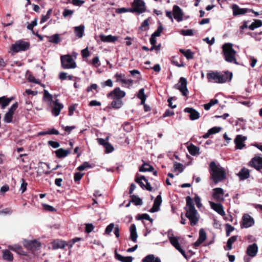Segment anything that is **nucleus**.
Wrapping results in <instances>:
<instances>
[{
  "mask_svg": "<svg viewBox=\"0 0 262 262\" xmlns=\"http://www.w3.org/2000/svg\"><path fill=\"white\" fill-rule=\"evenodd\" d=\"M148 262H161V260L158 257H155L153 254H150L148 255Z\"/></svg>",
  "mask_w": 262,
  "mask_h": 262,
  "instance_id": "nucleus-50",
  "label": "nucleus"
},
{
  "mask_svg": "<svg viewBox=\"0 0 262 262\" xmlns=\"http://www.w3.org/2000/svg\"><path fill=\"white\" fill-rule=\"evenodd\" d=\"M232 77V73L225 71L221 73L217 71H209L207 73V78L208 82H213L217 83H224L230 81Z\"/></svg>",
  "mask_w": 262,
  "mask_h": 262,
  "instance_id": "nucleus-3",
  "label": "nucleus"
},
{
  "mask_svg": "<svg viewBox=\"0 0 262 262\" xmlns=\"http://www.w3.org/2000/svg\"><path fill=\"white\" fill-rule=\"evenodd\" d=\"M136 182L138 183L143 189H147V180L144 176H139L138 174L136 178Z\"/></svg>",
  "mask_w": 262,
  "mask_h": 262,
  "instance_id": "nucleus-24",
  "label": "nucleus"
},
{
  "mask_svg": "<svg viewBox=\"0 0 262 262\" xmlns=\"http://www.w3.org/2000/svg\"><path fill=\"white\" fill-rule=\"evenodd\" d=\"M150 42L152 46L150 49H148V51H152L153 50L159 51L160 50V44L158 46L156 45V39L155 37L151 35L150 38Z\"/></svg>",
  "mask_w": 262,
  "mask_h": 262,
  "instance_id": "nucleus-35",
  "label": "nucleus"
},
{
  "mask_svg": "<svg viewBox=\"0 0 262 262\" xmlns=\"http://www.w3.org/2000/svg\"><path fill=\"white\" fill-rule=\"evenodd\" d=\"M23 244L26 249L32 251H36L41 247V243L36 239L32 241L24 239Z\"/></svg>",
  "mask_w": 262,
  "mask_h": 262,
  "instance_id": "nucleus-9",
  "label": "nucleus"
},
{
  "mask_svg": "<svg viewBox=\"0 0 262 262\" xmlns=\"http://www.w3.org/2000/svg\"><path fill=\"white\" fill-rule=\"evenodd\" d=\"M254 224V220L249 214L245 213L243 215L241 223V228H248L252 226Z\"/></svg>",
  "mask_w": 262,
  "mask_h": 262,
  "instance_id": "nucleus-10",
  "label": "nucleus"
},
{
  "mask_svg": "<svg viewBox=\"0 0 262 262\" xmlns=\"http://www.w3.org/2000/svg\"><path fill=\"white\" fill-rule=\"evenodd\" d=\"M210 179L215 183L222 182L226 178V172L224 168L220 165H216L214 161H212L209 164Z\"/></svg>",
  "mask_w": 262,
  "mask_h": 262,
  "instance_id": "nucleus-2",
  "label": "nucleus"
},
{
  "mask_svg": "<svg viewBox=\"0 0 262 262\" xmlns=\"http://www.w3.org/2000/svg\"><path fill=\"white\" fill-rule=\"evenodd\" d=\"M163 27L161 25H160L158 27L157 30L152 34V36L154 37L159 36L163 31Z\"/></svg>",
  "mask_w": 262,
  "mask_h": 262,
  "instance_id": "nucleus-49",
  "label": "nucleus"
},
{
  "mask_svg": "<svg viewBox=\"0 0 262 262\" xmlns=\"http://www.w3.org/2000/svg\"><path fill=\"white\" fill-rule=\"evenodd\" d=\"M3 258L4 259L8 261H12L13 259V256L12 253L8 250L3 251Z\"/></svg>",
  "mask_w": 262,
  "mask_h": 262,
  "instance_id": "nucleus-34",
  "label": "nucleus"
},
{
  "mask_svg": "<svg viewBox=\"0 0 262 262\" xmlns=\"http://www.w3.org/2000/svg\"><path fill=\"white\" fill-rule=\"evenodd\" d=\"M115 258L121 262H132L133 258L132 256L124 257L118 254L115 250Z\"/></svg>",
  "mask_w": 262,
  "mask_h": 262,
  "instance_id": "nucleus-28",
  "label": "nucleus"
},
{
  "mask_svg": "<svg viewBox=\"0 0 262 262\" xmlns=\"http://www.w3.org/2000/svg\"><path fill=\"white\" fill-rule=\"evenodd\" d=\"M43 98L45 101L48 102L53 101L54 106L52 110V114L55 116H58L61 110L63 107L62 104L58 102V100L57 99L55 100H53V96L46 90H44Z\"/></svg>",
  "mask_w": 262,
  "mask_h": 262,
  "instance_id": "nucleus-5",
  "label": "nucleus"
},
{
  "mask_svg": "<svg viewBox=\"0 0 262 262\" xmlns=\"http://www.w3.org/2000/svg\"><path fill=\"white\" fill-rule=\"evenodd\" d=\"M180 52H181L187 59H191L193 58V54L192 51L188 49L185 50L184 49H180Z\"/></svg>",
  "mask_w": 262,
  "mask_h": 262,
  "instance_id": "nucleus-36",
  "label": "nucleus"
},
{
  "mask_svg": "<svg viewBox=\"0 0 262 262\" xmlns=\"http://www.w3.org/2000/svg\"><path fill=\"white\" fill-rule=\"evenodd\" d=\"M83 175H84L83 173H81V172H79L75 173L74 174V179L75 181H79L82 178V177H83Z\"/></svg>",
  "mask_w": 262,
  "mask_h": 262,
  "instance_id": "nucleus-59",
  "label": "nucleus"
},
{
  "mask_svg": "<svg viewBox=\"0 0 262 262\" xmlns=\"http://www.w3.org/2000/svg\"><path fill=\"white\" fill-rule=\"evenodd\" d=\"M146 10L145 4L142 0H134L132 7L129 8V12L141 13Z\"/></svg>",
  "mask_w": 262,
  "mask_h": 262,
  "instance_id": "nucleus-8",
  "label": "nucleus"
},
{
  "mask_svg": "<svg viewBox=\"0 0 262 262\" xmlns=\"http://www.w3.org/2000/svg\"><path fill=\"white\" fill-rule=\"evenodd\" d=\"M169 240L171 243V244L177 249V248L181 247L178 238L177 237L173 236L172 235L171 236H169Z\"/></svg>",
  "mask_w": 262,
  "mask_h": 262,
  "instance_id": "nucleus-37",
  "label": "nucleus"
},
{
  "mask_svg": "<svg viewBox=\"0 0 262 262\" xmlns=\"http://www.w3.org/2000/svg\"><path fill=\"white\" fill-rule=\"evenodd\" d=\"M125 96V92L122 91L119 88H115L107 94V97H111L112 99H121Z\"/></svg>",
  "mask_w": 262,
  "mask_h": 262,
  "instance_id": "nucleus-12",
  "label": "nucleus"
},
{
  "mask_svg": "<svg viewBox=\"0 0 262 262\" xmlns=\"http://www.w3.org/2000/svg\"><path fill=\"white\" fill-rule=\"evenodd\" d=\"M8 248L10 250L14 251L18 253H21L23 251L21 247L18 245H9Z\"/></svg>",
  "mask_w": 262,
  "mask_h": 262,
  "instance_id": "nucleus-44",
  "label": "nucleus"
},
{
  "mask_svg": "<svg viewBox=\"0 0 262 262\" xmlns=\"http://www.w3.org/2000/svg\"><path fill=\"white\" fill-rule=\"evenodd\" d=\"M100 39L102 41L105 42H114L117 40L118 38L112 35H105L101 34L100 35Z\"/></svg>",
  "mask_w": 262,
  "mask_h": 262,
  "instance_id": "nucleus-26",
  "label": "nucleus"
},
{
  "mask_svg": "<svg viewBox=\"0 0 262 262\" xmlns=\"http://www.w3.org/2000/svg\"><path fill=\"white\" fill-rule=\"evenodd\" d=\"M174 168L175 170H178L180 172H182L183 171V165L181 163L175 162Z\"/></svg>",
  "mask_w": 262,
  "mask_h": 262,
  "instance_id": "nucleus-48",
  "label": "nucleus"
},
{
  "mask_svg": "<svg viewBox=\"0 0 262 262\" xmlns=\"http://www.w3.org/2000/svg\"><path fill=\"white\" fill-rule=\"evenodd\" d=\"M104 147L105 148V151H106V152H107V153L111 152H112V151L114 150V147H113V146H112L111 144H110V143H107V144H106L105 145V146H104Z\"/></svg>",
  "mask_w": 262,
  "mask_h": 262,
  "instance_id": "nucleus-57",
  "label": "nucleus"
},
{
  "mask_svg": "<svg viewBox=\"0 0 262 262\" xmlns=\"http://www.w3.org/2000/svg\"><path fill=\"white\" fill-rule=\"evenodd\" d=\"M186 206L184 207L186 211L185 216L189 219L190 225L194 226L197 224L199 221V215L198 211L195 208L193 200L190 196L186 197Z\"/></svg>",
  "mask_w": 262,
  "mask_h": 262,
  "instance_id": "nucleus-1",
  "label": "nucleus"
},
{
  "mask_svg": "<svg viewBox=\"0 0 262 262\" xmlns=\"http://www.w3.org/2000/svg\"><path fill=\"white\" fill-rule=\"evenodd\" d=\"M94 229V226L92 224H86L85 231L86 233H89L91 232Z\"/></svg>",
  "mask_w": 262,
  "mask_h": 262,
  "instance_id": "nucleus-52",
  "label": "nucleus"
},
{
  "mask_svg": "<svg viewBox=\"0 0 262 262\" xmlns=\"http://www.w3.org/2000/svg\"><path fill=\"white\" fill-rule=\"evenodd\" d=\"M99 62V58L98 56L95 57L92 59V64L95 66L96 67H97L100 65Z\"/></svg>",
  "mask_w": 262,
  "mask_h": 262,
  "instance_id": "nucleus-64",
  "label": "nucleus"
},
{
  "mask_svg": "<svg viewBox=\"0 0 262 262\" xmlns=\"http://www.w3.org/2000/svg\"><path fill=\"white\" fill-rule=\"evenodd\" d=\"M13 114L8 112L5 115L4 120L7 123H10L12 121Z\"/></svg>",
  "mask_w": 262,
  "mask_h": 262,
  "instance_id": "nucleus-45",
  "label": "nucleus"
},
{
  "mask_svg": "<svg viewBox=\"0 0 262 262\" xmlns=\"http://www.w3.org/2000/svg\"><path fill=\"white\" fill-rule=\"evenodd\" d=\"M55 152L58 158H61L67 157L70 153V151L68 149L60 148L56 150Z\"/></svg>",
  "mask_w": 262,
  "mask_h": 262,
  "instance_id": "nucleus-29",
  "label": "nucleus"
},
{
  "mask_svg": "<svg viewBox=\"0 0 262 262\" xmlns=\"http://www.w3.org/2000/svg\"><path fill=\"white\" fill-rule=\"evenodd\" d=\"M145 90L144 89H141L138 92L137 96L138 98L141 100V104H143L144 107V110L146 112L147 111V106L145 104L146 100V95L144 93Z\"/></svg>",
  "mask_w": 262,
  "mask_h": 262,
  "instance_id": "nucleus-23",
  "label": "nucleus"
},
{
  "mask_svg": "<svg viewBox=\"0 0 262 262\" xmlns=\"http://www.w3.org/2000/svg\"><path fill=\"white\" fill-rule=\"evenodd\" d=\"M48 144L53 148H56L59 147L60 144L58 142L53 141H49Z\"/></svg>",
  "mask_w": 262,
  "mask_h": 262,
  "instance_id": "nucleus-60",
  "label": "nucleus"
},
{
  "mask_svg": "<svg viewBox=\"0 0 262 262\" xmlns=\"http://www.w3.org/2000/svg\"><path fill=\"white\" fill-rule=\"evenodd\" d=\"M213 192L212 194L213 198L217 202H223L224 199V190L222 188L217 187L213 189Z\"/></svg>",
  "mask_w": 262,
  "mask_h": 262,
  "instance_id": "nucleus-13",
  "label": "nucleus"
},
{
  "mask_svg": "<svg viewBox=\"0 0 262 262\" xmlns=\"http://www.w3.org/2000/svg\"><path fill=\"white\" fill-rule=\"evenodd\" d=\"M181 34L184 36H192L193 32L192 29L182 30Z\"/></svg>",
  "mask_w": 262,
  "mask_h": 262,
  "instance_id": "nucleus-46",
  "label": "nucleus"
},
{
  "mask_svg": "<svg viewBox=\"0 0 262 262\" xmlns=\"http://www.w3.org/2000/svg\"><path fill=\"white\" fill-rule=\"evenodd\" d=\"M201 198L197 194L195 195L194 198V201L195 202L196 205L198 208H200L202 207V204L201 202Z\"/></svg>",
  "mask_w": 262,
  "mask_h": 262,
  "instance_id": "nucleus-47",
  "label": "nucleus"
},
{
  "mask_svg": "<svg viewBox=\"0 0 262 262\" xmlns=\"http://www.w3.org/2000/svg\"><path fill=\"white\" fill-rule=\"evenodd\" d=\"M13 99L12 97L7 98L5 97H0V105L2 108H4L8 106Z\"/></svg>",
  "mask_w": 262,
  "mask_h": 262,
  "instance_id": "nucleus-31",
  "label": "nucleus"
},
{
  "mask_svg": "<svg viewBox=\"0 0 262 262\" xmlns=\"http://www.w3.org/2000/svg\"><path fill=\"white\" fill-rule=\"evenodd\" d=\"M66 244L63 241H55L52 243V247L54 249H63L65 247Z\"/></svg>",
  "mask_w": 262,
  "mask_h": 262,
  "instance_id": "nucleus-30",
  "label": "nucleus"
},
{
  "mask_svg": "<svg viewBox=\"0 0 262 262\" xmlns=\"http://www.w3.org/2000/svg\"><path fill=\"white\" fill-rule=\"evenodd\" d=\"M180 84L178 86V89L182 93L184 96H187L188 90L187 88V81L185 78L181 77L179 80Z\"/></svg>",
  "mask_w": 262,
  "mask_h": 262,
  "instance_id": "nucleus-14",
  "label": "nucleus"
},
{
  "mask_svg": "<svg viewBox=\"0 0 262 262\" xmlns=\"http://www.w3.org/2000/svg\"><path fill=\"white\" fill-rule=\"evenodd\" d=\"M37 18H35L33 21L31 22V23L29 24L27 26V29L30 30H33L34 27L37 25Z\"/></svg>",
  "mask_w": 262,
  "mask_h": 262,
  "instance_id": "nucleus-51",
  "label": "nucleus"
},
{
  "mask_svg": "<svg viewBox=\"0 0 262 262\" xmlns=\"http://www.w3.org/2000/svg\"><path fill=\"white\" fill-rule=\"evenodd\" d=\"M42 206L43 209L47 211H54L55 210V209L53 207L48 204H42Z\"/></svg>",
  "mask_w": 262,
  "mask_h": 262,
  "instance_id": "nucleus-62",
  "label": "nucleus"
},
{
  "mask_svg": "<svg viewBox=\"0 0 262 262\" xmlns=\"http://www.w3.org/2000/svg\"><path fill=\"white\" fill-rule=\"evenodd\" d=\"M162 200L160 194L157 196L154 200V204L151 208L148 210L150 212H155L159 210L160 206L162 203Z\"/></svg>",
  "mask_w": 262,
  "mask_h": 262,
  "instance_id": "nucleus-19",
  "label": "nucleus"
},
{
  "mask_svg": "<svg viewBox=\"0 0 262 262\" xmlns=\"http://www.w3.org/2000/svg\"><path fill=\"white\" fill-rule=\"evenodd\" d=\"M232 9L233 11V15L234 16L243 15L248 12V11H251L247 8H241L236 4H233L232 6Z\"/></svg>",
  "mask_w": 262,
  "mask_h": 262,
  "instance_id": "nucleus-17",
  "label": "nucleus"
},
{
  "mask_svg": "<svg viewBox=\"0 0 262 262\" xmlns=\"http://www.w3.org/2000/svg\"><path fill=\"white\" fill-rule=\"evenodd\" d=\"M173 15L174 19L178 22L183 20V13L180 7L177 5L173 6Z\"/></svg>",
  "mask_w": 262,
  "mask_h": 262,
  "instance_id": "nucleus-16",
  "label": "nucleus"
},
{
  "mask_svg": "<svg viewBox=\"0 0 262 262\" xmlns=\"http://www.w3.org/2000/svg\"><path fill=\"white\" fill-rule=\"evenodd\" d=\"M60 60L63 69H75L77 67L76 62L70 55L61 56Z\"/></svg>",
  "mask_w": 262,
  "mask_h": 262,
  "instance_id": "nucleus-7",
  "label": "nucleus"
},
{
  "mask_svg": "<svg viewBox=\"0 0 262 262\" xmlns=\"http://www.w3.org/2000/svg\"><path fill=\"white\" fill-rule=\"evenodd\" d=\"M258 251V247L256 244L253 243L252 245H249L246 251V253L249 256L254 257L256 256Z\"/></svg>",
  "mask_w": 262,
  "mask_h": 262,
  "instance_id": "nucleus-22",
  "label": "nucleus"
},
{
  "mask_svg": "<svg viewBox=\"0 0 262 262\" xmlns=\"http://www.w3.org/2000/svg\"><path fill=\"white\" fill-rule=\"evenodd\" d=\"M218 103H219V100L217 99H211V100H210V101L209 103L205 104L204 105V109L206 111H208L210 108V107L212 106H213L216 104H217Z\"/></svg>",
  "mask_w": 262,
  "mask_h": 262,
  "instance_id": "nucleus-41",
  "label": "nucleus"
},
{
  "mask_svg": "<svg viewBox=\"0 0 262 262\" xmlns=\"http://www.w3.org/2000/svg\"><path fill=\"white\" fill-rule=\"evenodd\" d=\"M248 165L260 171L262 169V158L259 156L253 157L249 162Z\"/></svg>",
  "mask_w": 262,
  "mask_h": 262,
  "instance_id": "nucleus-11",
  "label": "nucleus"
},
{
  "mask_svg": "<svg viewBox=\"0 0 262 262\" xmlns=\"http://www.w3.org/2000/svg\"><path fill=\"white\" fill-rule=\"evenodd\" d=\"M29 47L30 44L28 42L19 40L11 45L9 53L11 55H14L19 52H23L29 49Z\"/></svg>",
  "mask_w": 262,
  "mask_h": 262,
  "instance_id": "nucleus-6",
  "label": "nucleus"
},
{
  "mask_svg": "<svg viewBox=\"0 0 262 262\" xmlns=\"http://www.w3.org/2000/svg\"><path fill=\"white\" fill-rule=\"evenodd\" d=\"M21 181L20 190L21 191V193H23L27 189V183L23 179H21Z\"/></svg>",
  "mask_w": 262,
  "mask_h": 262,
  "instance_id": "nucleus-58",
  "label": "nucleus"
},
{
  "mask_svg": "<svg viewBox=\"0 0 262 262\" xmlns=\"http://www.w3.org/2000/svg\"><path fill=\"white\" fill-rule=\"evenodd\" d=\"M262 26V21L259 19H254L249 26V29L251 30H254L255 29Z\"/></svg>",
  "mask_w": 262,
  "mask_h": 262,
  "instance_id": "nucleus-38",
  "label": "nucleus"
},
{
  "mask_svg": "<svg viewBox=\"0 0 262 262\" xmlns=\"http://www.w3.org/2000/svg\"><path fill=\"white\" fill-rule=\"evenodd\" d=\"M223 54L225 60L228 62L238 64L236 59V52L233 48L231 43H225L222 46Z\"/></svg>",
  "mask_w": 262,
  "mask_h": 262,
  "instance_id": "nucleus-4",
  "label": "nucleus"
},
{
  "mask_svg": "<svg viewBox=\"0 0 262 262\" xmlns=\"http://www.w3.org/2000/svg\"><path fill=\"white\" fill-rule=\"evenodd\" d=\"M222 128L220 127H213L209 129V134L212 135L219 133Z\"/></svg>",
  "mask_w": 262,
  "mask_h": 262,
  "instance_id": "nucleus-53",
  "label": "nucleus"
},
{
  "mask_svg": "<svg viewBox=\"0 0 262 262\" xmlns=\"http://www.w3.org/2000/svg\"><path fill=\"white\" fill-rule=\"evenodd\" d=\"M247 140L246 136H243L242 135H238L236 136L234 139V143L235 144V148L238 149H243L245 146L244 142Z\"/></svg>",
  "mask_w": 262,
  "mask_h": 262,
  "instance_id": "nucleus-15",
  "label": "nucleus"
},
{
  "mask_svg": "<svg viewBox=\"0 0 262 262\" xmlns=\"http://www.w3.org/2000/svg\"><path fill=\"white\" fill-rule=\"evenodd\" d=\"M84 27L83 26H79L75 27L74 28V32L77 36L81 38L83 36Z\"/></svg>",
  "mask_w": 262,
  "mask_h": 262,
  "instance_id": "nucleus-39",
  "label": "nucleus"
},
{
  "mask_svg": "<svg viewBox=\"0 0 262 262\" xmlns=\"http://www.w3.org/2000/svg\"><path fill=\"white\" fill-rule=\"evenodd\" d=\"M101 85L102 87L109 86L112 87L113 86V83L111 79H109L104 82H101Z\"/></svg>",
  "mask_w": 262,
  "mask_h": 262,
  "instance_id": "nucleus-54",
  "label": "nucleus"
},
{
  "mask_svg": "<svg viewBox=\"0 0 262 262\" xmlns=\"http://www.w3.org/2000/svg\"><path fill=\"white\" fill-rule=\"evenodd\" d=\"M210 204L211 207L219 214L222 216L225 215V212L224 210L223 206L221 203H215L210 202Z\"/></svg>",
  "mask_w": 262,
  "mask_h": 262,
  "instance_id": "nucleus-21",
  "label": "nucleus"
},
{
  "mask_svg": "<svg viewBox=\"0 0 262 262\" xmlns=\"http://www.w3.org/2000/svg\"><path fill=\"white\" fill-rule=\"evenodd\" d=\"M184 112L189 114V118L191 120H196L200 117L199 113L192 107H186Z\"/></svg>",
  "mask_w": 262,
  "mask_h": 262,
  "instance_id": "nucleus-20",
  "label": "nucleus"
},
{
  "mask_svg": "<svg viewBox=\"0 0 262 262\" xmlns=\"http://www.w3.org/2000/svg\"><path fill=\"white\" fill-rule=\"evenodd\" d=\"M130 231V239L134 242H136L137 241V238L138 237V235L136 231V227L135 224H132L129 228Z\"/></svg>",
  "mask_w": 262,
  "mask_h": 262,
  "instance_id": "nucleus-27",
  "label": "nucleus"
},
{
  "mask_svg": "<svg viewBox=\"0 0 262 262\" xmlns=\"http://www.w3.org/2000/svg\"><path fill=\"white\" fill-rule=\"evenodd\" d=\"M91 165L89 164V163L85 162L82 165H80L78 167L77 169L80 171L84 170L86 168L91 167Z\"/></svg>",
  "mask_w": 262,
  "mask_h": 262,
  "instance_id": "nucleus-55",
  "label": "nucleus"
},
{
  "mask_svg": "<svg viewBox=\"0 0 262 262\" xmlns=\"http://www.w3.org/2000/svg\"><path fill=\"white\" fill-rule=\"evenodd\" d=\"M48 38L49 41L52 43H58L60 41L59 35L58 34L50 36L48 37Z\"/></svg>",
  "mask_w": 262,
  "mask_h": 262,
  "instance_id": "nucleus-43",
  "label": "nucleus"
},
{
  "mask_svg": "<svg viewBox=\"0 0 262 262\" xmlns=\"http://www.w3.org/2000/svg\"><path fill=\"white\" fill-rule=\"evenodd\" d=\"M147 27V19L144 20L142 26L140 27V30L141 32L143 31H146Z\"/></svg>",
  "mask_w": 262,
  "mask_h": 262,
  "instance_id": "nucleus-61",
  "label": "nucleus"
},
{
  "mask_svg": "<svg viewBox=\"0 0 262 262\" xmlns=\"http://www.w3.org/2000/svg\"><path fill=\"white\" fill-rule=\"evenodd\" d=\"M187 148L189 152L192 156H195L199 154V147L195 146L192 144H191L189 146H188Z\"/></svg>",
  "mask_w": 262,
  "mask_h": 262,
  "instance_id": "nucleus-32",
  "label": "nucleus"
},
{
  "mask_svg": "<svg viewBox=\"0 0 262 262\" xmlns=\"http://www.w3.org/2000/svg\"><path fill=\"white\" fill-rule=\"evenodd\" d=\"M114 228V223H111L109 224L106 228L105 232L107 234H109L113 230V229Z\"/></svg>",
  "mask_w": 262,
  "mask_h": 262,
  "instance_id": "nucleus-56",
  "label": "nucleus"
},
{
  "mask_svg": "<svg viewBox=\"0 0 262 262\" xmlns=\"http://www.w3.org/2000/svg\"><path fill=\"white\" fill-rule=\"evenodd\" d=\"M240 180H244L250 177V171L248 169L243 167L237 174Z\"/></svg>",
  "mask_w": 262,
  "mask_h": 262,
  "instance_id": "nucleus-25",
  "label": "nucleus"
},
{
  "mask_svg": "<svg viewBox=\"0 0 262 262\" xmlns=\"http://www.w3.org/2000/svg\"><path fill=\"white\" fill-rule=\"evenodd\" d=\"M206 239V233L204 229L201 228L199 230V237L197 241L194 243L193 246L195 248L199 247Z\"/></svg>",
  "mask_w": 262,
  "mask_h": 262,
  "instance_id": "nucleus-18",
  "label": "nucleus"
},
{
  "mask_svg": "<svg viewBox=\"0 0 262 262\" xmlns=\"http://www.w3.org/2000/svg\"><path fill=\"white\" fill-rule=\"evenodd\" d=\"M237 239V236H232L230 237L227 242L226 247L225 249L226 250H230L232 248V244L234 243Z\"/></svg>",
  "mask_w": 262,
  "mask_h": 262,
  "instance_id": "nucleus-33",
  "label": "nucleus"
},
{
  "mask_svg": "<svg viewBox=\"0 0 262 262\" xmlns=\"http://www.w3.org/2000/svg\"><path fill=\"white\" fill-rule=\"evenodd\" d=\"M114 99L115 100H114L111 103L112 106L116 109H118L121 107L123 105L122 101L118 99Z\"/></svg>",
  "mask_w": 262,
  "mask_h": 262,
  "instance_id": "nucleus-40",
  "label": "nucleus"
},
{
  "mask_svg": "<svg viewBox=\"0 0 262 262\" xmlns=\"http://www.w3.org/2000/svg\"><path fill=\"white\" fill-rule=\"evenodd\" d=\"M17 107H18V103H17V102H15L9 108L8 112L14 114V112L15 111V110H16Z\"/></svg>",
  "mask_w": 262,
  "mask_h": 262,
  "instance_id": "nucleus-63",
  "label": "nucleus"
},
{
  "mask_svg": "<svg viewBox=\"0 0 262 262\" xmlns=\"http://www.w3.org/2000/svg\"><path fill=\"white\" fill-rule=\"evenodd\" d=\"M131 200L130 202L134 203L136 205H141L142 204V200L136 195H132L130 196Z\"/></svg>",
  "mask_w": 262,
  "mask_h": 262,
  "instance_id": "nucleus-42",
  "label": "nucleus"
}]
</instances>
